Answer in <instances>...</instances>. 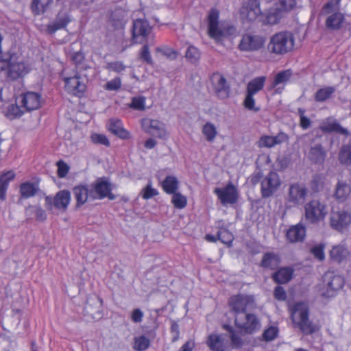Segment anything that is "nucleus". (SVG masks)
Returning a JSON list of instances; mask_svg holds the SVG:
<instances>
[{
  "label": "nucleus",
  "mask_w": 351,
  "mask_h": 351,
  "mask_svg": "<svg viewBox=\"0 0 351 351\" xmlns=\"http://www.w3.org/2000/svg\"><path fill=\"white\" fill-rule=\"evenodd\" d=\"M350 257L351 253L345 244L335 245L330 251V260L337 264L346 263Z\"/></svg>",
  "instance_id": "b1692460"
},
{
  "label": "nucleus",
  "mask_w": 351,
  "mask_h": 351,
  "mask_svg": "<svg viewBox=\"0 0 351 351\" xmlns=\"http://www.w3.org/2000/svg\"><path fill=\"white\" fill-rule=\"evenodd\" d=\"M152 27L147 20L136 19L133 23L132 40L134 43H142L143 40H137L139 36L145 38L150 33Z\"/></svg>",
  "instance_id": "4be33fe9"
},
{
  "label": "nucleus",
  "mask_w": 351,
  "mask_h": 351,
  "mask_svg": "<svg viewBox=\"0 0 351 351\" xmlns=\"http://www.w3.org/2000/svg\"><path fill=\"white\" fill-rule=\"evenodd\" d=\"M21 107L25 111L30 112L40 108L41 96L36 92L28 91L20 95Z\"/></svg>",
  "instance_id": "aec40b11"
},
{
  "label": "nucleus",
  "mask_w": 351,
  "mask_h": 351,
  "mask_svg": "<svg viewBox=\"0 0 351 351\" xmlns=\"http://www.w3.org/2000/svg\"><path fill=\"white\" fill-rule=\"evenodd\" d=\"M91 141L95 144L102 145L109 147L110 143L106 135L102 134H93L90 136Z\"/></svg>",
  "instance_id": "603ef678"
},
{
  "label": "nucleus",
  "mask_w": 351,
  "mask_h": 351,
  "mask_svg": "<svg viewBox=\"0 0 351 351\" xmlns=\"http://www.w3.org/2000/svg\"><path fill=\"white\" fill-rule=\"evenodd\" d=\"M292 71L291 69L285 70L278 73L275 77L274 80L271 83V88H275L280 84H285L288 82L291 76Z\"/></svg>",
  "instance_id": "a19ab883"
},
{
  "label": "nucleus",
  "mask_w": 351,
  "mask_h": 351,
  "mask_svg": "<svg viewBox=\"0 0 351 351\" xmlns=\"http://www.w3.org/2000/svg\"><path fill=\"white\" fill-rule=\"evenodd\" d=\"M39 187L35 183L25 182L21 185L20 193L23 198H29L34 196L38 191Z\"/></svg>",
  "instance_id": "ea45409f"
},
{
  "label": "nucleus",
  "mask_w": 351,
  "mask_h": 351,
  "mask_svg": "<svg viewBox=\"0 0 351 351\" xmlns=\"http://www.w3.org/2000/svg\"><path fill=\"white\" fill-rule=\"evenodd\" d=\"M326 176L322 173H317L312 176L309 186L313 193H319L324 190Z\"/></svg>",
  "instance_id": "473e14b6"
},
{
  "label": "nucleus",
  "mask_w": 351,
  "mask_h": 351,
  "mask_svg": "<svg viewBox=\"0 0 351 351\" xmlns=\"http://www.w3.org/2000/svg\"><path fill=\"white\" fill-rule=\"evenodd\" d=\"M323 292L324 297H333L344 285V279L334 271H328L323 277Z\"/></svg>",
  "instance_id": "0eeeda50"
},
{
  "label": "nucleus",
  "mask_w": 351,
  "mask_h": 351,
  "mask_svg": "<svg viewBox=\"0 0 351 351\" xmlns=\"http://www.w3.org/2000/svg\"><path fill=\"white\" fill-rule=\"evenodd\" d=\"M285 11L277 5L276 8H271L267 16V21L269 24H276L278 23L279 20L282 17Z\"/></svg>",
  "instance_id": "37998d69"
},
{
  "label": "nucleus",
  "mask_w": 351,
  "mask_h": 351,
  "mask_svg": "<svg viewBox=\"0 0 351 351\" xmlns=\"http://www.w3.org/2000/svg\"><path fill=\"white\" fill-rule=\"evenodd\" d=\"M207 345L213 351H224V339L221 335H210L207 340Z\"/></svg>",
  "instance_id": "e433bc0d"
},
{
  "label": "nucleus",
  "mask_w": 351,
  "mask_h": 351,
  "mask_svg": "<svg viewBox=\"0 0 351 351\" xmlns=\"http://www.w3.org/2000/svg\"><path fill=\"white\" fill-rule=\"evenodd\" d=\"M330 226L341 231L348 227L351 222V215L344 210H332L330 216Z\"/></svg>",
  "instance_id": "6ab92c4d"
},
{
  "label": "nucleus",
  "mask_w": 351,
  "mask_h": 351,
  "mask_svg": "<svg viewBox=\"0 0 351 351\" xmlns=\"http://www.w3.org/2000/svg\"><path fill=\"white\" fill-rule=\"evenodd\" d=\"M90 189H88V186L79 185L73 188V193L76 199V207L79 208L84 204L88 198L90 197Z\"/></svg>",
  "instance_id": "7c9ffc66"
},
{
  "label": "nucleus",
  "mask_w": 351,
  "mask_h": 351,
  "mask_svg": "<svg viewBox=\"0 0 351 351\" xmlns=\"http://www.w3.org/2000/svg\"><path fill=\"white\" fill-rule=\"evenodd\" d=\"M171 202L176 208L182 209L186 205V198L180 193H172Z\"/></svg>",
  "instance_id": "3c124183"
},
{
  "label": "nucleus",
  "mask_w": 351,
  "mask_h": 351,
  "mask_svg": "<svg viewBox=\"0 0 351 351\" xmlns=\"http://www.w3.org/2000/svg\"><path fill=\"white\" fill-rule=\"evenodd\" d=\"M308 195V189L302 183L295 182L289 186L285 196L286 203L290 206H297L304 204Z\"/></svg>",
  "instance_id": "9d476101"
},
{
  "label": "nucleus",
  "mask_w": 351,
  "mask_h": 351,
  "mask_svg": "<svg viewBox=\"0 0 351 351\" xmlns=\"http://www.w3.org/2000/svg\"><path fill=\"white\" fill-rule=\"evenodd\" d=\"M291 317L293 323L305 335H311L319 330L318 326L309 319L308 308L303 303H298L295 305Z\"/></svg>",
  "instance_id": "f03ea898"
},
{
  "label": "nucleus",
  "mask_w": 351,
  "mask_h": 351,
  "mask_svg": "<svg viewBox=\"0 0 351 351\" xmlns=\"http://www.w3.org/2000/svg\"><path fill=\"white\" fill-rule=\"evenodd\" d=\"M4 72L8 79L15 80L28 73V69L22 61H18L15 54L6 53L0 56V73Z\"/></svg>",
  "instance_id": "f257e3e1"
},
{
  "label": "nucleus",
  "mask_w": 351,
  "mask_h": 351,
  "mask_svg": "<svg viewBox=\"0 0 351 351\" xmlns=\"http://www.w3.org/2000/svg\"><path fill=\"white\" fill-rule=\"evenodd\" d=\"M58 166V176L60 178H64L66 176L69 172V166L62 160H60L57 162Z\"/></svg>",
  "instance_id": "e2e57ef3"
},
{
  "label": "nucleus",
  "mask_w": 351,
  "mask_h": 351,
  "mask_svg": "<svg viewBox=\"0 0 351 351\" xmlns=\"http://www.w3.org/2000/svg\"><path fill=\"white\" fill-rule=\"evenodd\" d=\"M228 304L235 318L241 315H245L247 313V311H252L256 307L254 298L252 295L242 294L230 297Z\"/></svg>",
  "instance_id": "20e7f679"
},
{
  "label": "nucleus",
  "mask_w": 351,
  "mask_h": 351,
  "mask_svg": "<svg viewBox=\"0 0 351 351\" xmlns=\"http://www.w3.org/2000/svg\"><path fill=\"white\" fill-rule=\"evenodd\" d=\"M298 113L300 117V127L304 130L308 129L311 126V121L309 118L305 116V110L303 108H298Z\"/></svg>",
  "instance_id": "5fc2aeb1"
},
{
  "label": "nucleus",
  "mask_w": 351,
  "mask_h": 351,
  "mask_svg": "<svg viewBox=\"0 0 351 351\" xmlns=\"http://www.w3.org/2000/svg\"><path fill=\"white\" fill-rule=\"evenodd\" d=\"M89 196L93 199H101L106 197L110 200L115 199V195L111 193L110 184L102 179H99L91 186Z\"/></svg>",
  "instance_id": "2eb2a0df"
},
{
  "label": "nucleus",
  "mask_w": 351,
  "mask_h": 351,
  "mask_svg": "<svg viewBox=\"0 0 351 351\" xmlns=\"http://www.w3.org/2000/svg\"><path fill=\"white\" fill-rule=\"evenodd\" d=\"M351 193V186L345 180H338L333 192V197L338 202H344Z\"/></svg>",
  "instance_id": "a878e982"
},
{
  "label": "nucleus",
  "mask_w": 351,
  "mask_h": 351,
  "mask_svg": "<svg viewBox=\"0 0 351 351\" xmlns=\"http://www.w3.org/2000/svg\"><path fill=\"white\" fill-rule=\"evenodd\" d=\"M210 90L218 99H224L229 97L230 85L226 78L220 73H213L210 76Z\"/></svg>",
  "instance_id": "6e6552de"
},
{
  "label": "nucleus",
  "mask_w": 351,
  "mask_h": 351,
  "mask_svg": "<svg viewBox=\"0 0 351 351\" xmlns=\"http://www.w3.org/2000/svg\"><path fill=\"white\" fill-rule=\"evenodd\" d=\"M219 12L216 9L210 10L208 16V33L211 38L215 39L217 41H220L225 36L223 31L220 29L218 27L219 25Z\"/></svg>",
  "instance_id": "412c9836"
},
{
  "label": "nucleus",
  "mask_w": 351,
  "mask_h": 351,
  "mask_svg": "<svg viewBox=\"0 0 351 351\" xmlns=\"http://www.w3.org/2000/svg\"><path fill=\"white\" fill-rule=\"evenodd\" d=\"M261 14L259 0H247L240 9L241 19L243 22L254 21Z\"/></svg>",
  "instance_id": "ddd939ff"
},
{
  "label": "nucleus",
  "mask_w": 351,
  "mask_h": 351,
  "mask_svg": "<svg viewBox=\"0 0 351 351\" xmlns=\"http://www.w3.org/2000/svg\"><path fill=\"white\" fill-rule=\"evenodd\" d=\"M324 249V245L319 244L312 247L311 252L313 254L315 258H317L319 261H323L325 258Z\"/></svg>",
  "instance_id": "bf43d9fd"
},
{
  "label": "nucleus",
  "mask_w": 351,
  "mask_h": 351,
  "mask_svg": "<svg viewBox=\"0 0 351 351\" xmlns=\"http://www.w3.org/2000/svg\"><path fill=\"white\" fill-rule=\"evenodd\" d=\"M259 147H272L276 145L273 136H263L257 142Z\"/></svg>",
  "instance_id": "6e6d98bb"
},
{
  "label": "nucleus",
  "mask_w": 351,
  "mask_h": 351,
  "mask_svg": "<svg viewBox=\"0 0 351 351\" xmlns=\"http://www.w3.org/2000/svg\"><path fill=\"white\" fill-rule=\"evenodd\" d=\"M339 2L340 0H331L330 1L326 3L323 7V12L325 14H329L332 12L338 10Z\"/></svg>",
  "instance_id": "13d9d810"
},
{
  "label": "nucleus",
  "mask_w": 351,
  "mask_h": 351,
  "mask_svg": "<svg viewBox=\"0 0 351 351\" xmlns=\"http://www.w3.org/2000/svg\"><path fill=\"white\" fill-rule=\"evenodd\" d=\"M280 263L279 256L274 252H267L263 255L260 266L263 268L275 269Z\"/></svg>",
  "instance_id": "72a5a7b5"
},
{
  "label": "nucleus",
  "mask_w": 351,
  "mask_h": 351,
  "mask_svg": "<svg viewBox=\"0 0 351 351\" xmlns=\"http://www.w3.org/2000/svg\"><path fill=\"white\" fill-rule=\"evenodd\" d=\"M327 152L322 143H312L308 153V159L315 165H322L326 159Z\"/></svg>",
  "instance_id": "393cba45"
},
{
  "label": "nucleus",
  "mask_w": 351,
  "mask_h": 351,
  "mask_svg": "<svg viewBox=\"0 0 351 351\" xmlns=\"http://www.w3.org/2000/svg\"><path fill=\"white\" fill-rule=\"evenodd\" d=\"M69 57L73 64L75 66V71L79 73H86L90 66L85 61V55L81 50L78 51H71Z\"/></svg>",
  "instance_id": "cd10ccee"
},
{
  "label": "nucleus",
  "mask_w": 351,
  "mask_h": 351,
  "mask_svg": "<svg viewBox=\"0 0 351 351\" xmlns=\"http://www.w3.org/2000/svg\"><path fill=\"white\" fill-rule=\"evenodd\" d=\"M45 199L47 210H51L53 206L62 211H66L71 202V193L67 190H61L53 197L46 196Z\"/></svg>",
  "instance_id": "9b49d317"
},
{
  "label": "nucleus",
  "mask_w": 351,
  "mask_h": 351,
  "mask_svg": "<svg viewBox=\"0 0 351 351\" xmlns=\"http://www.w3.org/2000/svg\"><path fill=\"white\" fill-rule=\"evenodd\" d=\"M21 106H19L16 104H10L8 107L5 115L10 119L20 117L24 112V111L21 110Z\"/></svg>",
  "instance_id": "8fccbe9b"
},
{
  "label": "nucleus",
  "mask_w": 351,
  "mask_h": 351,
  "mask_svg": "<svg viewBox=\"0 0 351 351\" xmlns=\"http://www.w3.org/2000/svg\"><path fill=\"white\" fill-rule=\"evenodd\" d=\"M335 92V88L333 86H326L319 89L315 95L316 101L324 102L331 97Z\"/></svg>",
  "instance_id": "79ce46f5"
},
{
  "label": "nucleus",
  "mask_w": 351,
  "mask_h": 351,
  "mask_svg": "<svg viewBox=\"0 0 351 351\" xmlns=\"http://www.w3.org/2000/svg\"><path fill=\"white\" fill-rule=\"evenodd\" d=\"M86 314L94 319H99L102 316V300L97 296L89 298L84 306Z\"/></svg>",
  "instance_id": "5701e85b"
},
{
  "label": "nucleus",
  "mask_w": 351,
  "mask_h": 351,
  "mask_svg": "<svg viewBox=\"0 0 351 351\" xmlns=\"http://www.w3.org/2000/svg\"><path fill=\"white\" fill-rule=\"evenodd\" d=\"M278 330L275 327H270L263 333V337L267 341H271L277 335Z\"/></svg>",
  "instance_id": "774afa93"
},
{
  "label": "nucleus",
  "mask_w": 351,
  "mask_h": 351,
  "mask_svg": "<svg viewBox=\"0 0 351 351\" xmlns=\"http://www.w3.org/2000/svg\"><path fill=\"white\" fill-rule=\"evenodd\" d=\"M295 3V0H278V6L283 11L288 12L294 8Z\"/></svg>",
  "instance_id": "680f3d73"
},
{
  "label": "nucleus",
  "mask_w": 351,
  "mask_h": 351,
  "mask_svg": "<svg viewBox=\"0 0 351 351\" xmlns=\"http://www.w3.org/2000/svg\"><path fill=\"white\" fill-rule=\"evenodd\" d=\"M108 130L121 139L130 138V132L123 127L120 119H111L108 123Z\"/></svg>",
  "instance_id": "c756f323"
},
{
  "label": "nucleus",
  "mask_w": 351,
  "mask_h": 351,
  "mask_svg": "<svg viewBox=\"0 0 351 351\" xmlns=\"http://www.w3.org/2000/svg\"><path fill=\"white\" fill-rule=\"evenodd\" d=\"M305 219L309 223L315 224L323 221L327 215L326 205L319 199H312L304 206Z\"/></svg>",
  "instance_id": "39448f33"
},
{
  "label": "nucleus",
  "mask_w": 351,
  "mask_h": 351,
  "mask_svg": "<svg viewBox=\"0 0 351 351\" xmlns=\"http://www.w3.org/2000/svg\"><path fill=\"white\" fill-rule=\"evenodd\" d=\"M121 82L119 77H116L109 82H108L104 88L108 90H117L121 88Z\"/></svg>",
  "instance_id": "052dcab7"
},
{
  "label": "nucleus",
  "mask_w": 351,
  "mask_h": 351,
  "mask_svg": "<svg viewBox=\"0 0 351 351\" xmlns=\"http://www.w3.org/2000/svg\"><path fill=\"white\" fill-rule=\"evenodd\" d=\"M52 0H33L32 3V9L36 14L44 12L45 9L49 5Z\"/></svg>",
  "instance_id": "c03bdc74"
},
{
  "label": "nucleus",
  "mask_w": 351,
  "mask_h": 351,
  "mask_svg": "<svg viewBox=\"0 0 351 351\" xmlns=\"http://www.w3.org/2000/svg\"><path fill=\"white\" fill-rule=\"evenodd\" d=\"M237 327L244 329L247 333H253L261 327L259 319L252 313H245L234 318Z\"/></svg>",
  "instance_id": "dca6fc26"
},
{
  "label": "nucleus",
  "mask_w": 351,
  "mask_h": 351,
  "mask_svg": "<svg viewBox=\"0 0 351 351\" xmlns=\"http://www.w3.org/2000/svg\"><path fill=\"white\" fill-rule=\"evenodd\" d=\"M15 173L9 171L0 176V199L3 201L6 197V191L10 181L14 180Z\"/></svg>",
  "instance_id": "f704fd0d"
},
{
  "label": "nucleus",
  "mask_w": 351,
  "mask_h": 351,
  "mask_svg": "<svg viewBox=\"0 0 351 351\" xmlns=\"http://www.w3.org/2000/svg\"><path fill=\"white\" fill-rule=\"evenodd\" d=\"M139 58L141 60H142L143 62H146L148 64H153V60L152 58L149 47L147 44L144 45L140 51L139 53Z\"/></svg>",
  "instance_id": "864d4df0"
},
{
  "label": "nucleus",
  "mask_w": 351,
  "mask_h": 351,
  "mask_svg": "<svg viewBox=\"0 0 351 351\" xmlns=\"http://www.w3.org/2000/svg\"><path fill=\"white\" fill-rule=\"evenodd\" d=\"M149 339L143 335L134 338V348L136 351H144L149 348Z\"/></svg>",
  "instance_id": "09e8293b"
},
{
  "label": "nucleus",
  "mask_w": 351,
  "mask_h": 351,
  "mask_svg": "<svg viewBox=\"0 0 351 351\" xmlns=\"http://www.w3.org/2000/svg\"><path fill=\"white\" fill-rule=\"evenodd\" d=\"M145 98L144 97H133L132 103L130 104V107L137 110H144L145 108Z\"/></svg>",
  "instance_id": "4d7b16f0"
},
{
  "label": "nucleus",
  "mask_w": 351,
  "mask_h": 351,
  "mask_svg": "<svg viewBox=\"0 0 351 351\" xmlns=\"http://www.w3.org/2000/svg\"><path fill=\"white\" fill-rule=\"evenodd\" d=\"M141 126L143 130L152 136L160 138H165L167 136V132L165 125L158 120L145 118L141 120Z\"/></svg>",
  "instance_id": "f3484780"
},
{
  "label": "nucleus",
  "mask_w": 351,
  "mask_h": 351,
  "mask_svg": "<svg viewBox=\"0 0 351 351\" xmlns=\"http://www.w3.org/2000/svg\"><path fill=\"white\" fill-rule=\"evenodd\" d=\"M217 237L218 239L223 243H229L232 241L230 233L226 230L219 231L217 233Z\"/></svg>",
  "instance_id": "0e129e2a"
},
{
  "label": "nucleus",
  "mask_w": 351,
  "mask_h": 351,
  "mask_svg": "<svg viewBox=\"0 0 351 351\" xmlns=\"http://www.w3.org/2000/svg\"><path fill=\"white\" fill-rule=\"evenodd\" d=\"M281 184L278 174L270 171L261 181V195L263 198H268L276 193Z\"/></svg>",
  "instance_id": "f8f14e48"
},
{
  "label": "nucleus",
  "mask_w": 351,
  "mask_h": 351,
  "mask_svg": "<svg viewBox=\"0 0 351 351\" xmlns=\"http://www.w3.org/2000/svg\"><path fill=\"white\" fill-rule=\"evenodd\" d=\"M143 197L145 199H150L158 195V191L153 189L150 184H147V186L143 189Z\"/></svg>",
  "instance_id": "69168bd1"
},
{
  "label": "nucleus",
  "mask_w": 351,
  "mask_h": 351,
  "mask_svg": "<svg viewBox=\"0 0 351 351\" xmlns=\"http://www.w3.org/2000/svg\"><path fill=\"white\" fill-rule=\"evenodd\" d=\"M339 161L343 165L351 164V143L343 147L339 153Z\"/></svg>",
  "instance_id": "49530a36"
},
{
  "label": "nucleus",
  "mask_w": 351,
  "mask_h": 351,
  "mask_svg": "<svg viewBox=\"0 0 351 351\" xmlns=\"http://www.w3.org/2000/svg\"><path fill=\"white\" fill-rule=\"evenodd\" d=\"M202 133L205 136L206 139L209 142H212L215 139L217 134L215 125L209 122L206 123L204 125L202 129Z\"/></svg>",
  "instance_id": "a18cd8bd"
},
{
  "label": "nucleus",
  "mask_w": 351,
  "mask_h": 351,
  "mask_svg": "<svg viewBox=\"0 0 351 351\" xmlns=\"http://www.w3.org/2000/svg\"><path fill=\"white\" fill-rule=\"evenodd\" d=\"M70 22V18L67 13L60 12L53 22L47 25V32L50 34H54L57 30L64 28Z\"/></svg>",
  "instance_id": "c85d7f7f"
},
{
  "label": "nucleus",
  "mask_w": 351,
  "mask_h": 351,
  "mask_svg": "<svg viewBox=\"0 0 351 351\" xmlns=\"http://www.w3.org/2000/svg\"><path fill=\"white\" fill-rule=\"evenodd\" d=\"M293 269L290 267H282L273 274L272 279L278 284H286L293 277Z\"/></svg>",
  "instance_id": "2f4dec72"
},
{
  "label": "nucleus",
  "mask_w": 351,
  "mask_h": 351,
  "mask_svg": "<svg viewBox=\"0 0 351 351\" xmlns=\"http://www.w3.org/2000/svg\"><path fill=\"white\" fill-rule=\"evenodd\" d=\"M321 130L324 132H335L337 133H339L341 134H343L346 136H348L349 134V132L347 129L343 128L341 126V125L337 123V121H332V122H326L324 123V125H322L320 127Z\"/></svg>",
  "instance_id": "58836bf2"
},
{
  "label": "nucleus",
  "mask_w": 351,
  "mask_h": 351,
  "mask_svg": "<svg viewBox=\"0 0 351 351\" xmlns=\"http://www.w3.org/2000/svg\"><path fill=\"white\" fill-rule=\"evenodd\" d=\"M266 77L260 76L250 81L247 85V90L243 104L245 108L254 112L260 110V108L255 106L254 95L261 90L265 85Z\"/></svg>",
  "instance_id": "423d86ee"
},
{
  "label": "nucleus",
  "mask_w": 351,
  "mask_h": 351,
  "mask_svg": "<svg viewBox=\"0 0 351 351\" xmlns=\"http://www.w3.org/2000/svg\"><path fill=\"white\" fill-rule=\"evenodd\" d=\"M186 59L191 63H196L200 58V52L194 46H189L185 53Z\"/></svg>",
  "instance_id": "de8ad7c7"
},
{
  "label": "nucleus",
  "mask_w": 351,
  "mask_h": 351,
  "mask_svg": "<svg viewBox=\"0 0 351 351\" xmlns=\"http://www.w3.org/2000/svg\"><path fill=\"white\" fill-rule=\"evenodd\" d=\"M343 21V14L341 12H336L327 18L326 25L328 29L337 30L341 27Z\"/></svg>",
  "instance_id": "c9c22d12"
},
{
  "label": "nucleus",
  "mask_w": 351,
  "mask_h": 351,
  "mask_svg": "<svg viewBox=\"0 0 351 351\" xmlns=\"http://www.w3.org/2000/svg\"><path fill=\"white\" fill-rule=\"evenodd\" d=\"M274 298L280 301H284L287 299V293L284 288L280 286H277L274 292Z\"/></svg>",
  "instance_id": "338daca9"
},
{
  "label": "nucleus",
  "mask_w": 351,
  "mask_h": 351,
  "mask_svg": "<svg viewBox=\"0 0 351 351\" xmlns=\"http://www.w3.org/2000/svg\"><path fill=\"white\" fill-rule=\"evenodd\" d=\"M265 43V38L261 35L245 34L243 36L239 47L241 51H253L261 49Z\"/></svg>",
  "instance_id": "4468645a"
},
{
  "label": "nucleus",
  "mask_w": 351,
  "mask_h": 351,
  "mask_svg": "<svg viewBox=\"0 0 351 351\" xmlns=\"http://www.w3.org/2000/svg\"><path fill=\"white\" fill-rule=\"evenodd\" d=\"M286 236L291 243L302 242L306 236V227L300 223L292 226L287 230Z\"/></svg>",
  "instance_id": "bb28decb"
},
{
  "label": "nucleus",
  "mask_w": 351,
  "mask_h": 351,
  "mask_svg": "<svg viewBox=\"0 0 351 351\" xmlns=\"http://www.w3.org/2000/svg\"><path fill=\"white\" fill-rule=\"evenodd\" d=\"M74 76L65 77L66 90L73 95L81 97L86 89L87 73H79L75 71Z\"/></svg>",
  "instance_id": "1a4fd4ad"
},
{
  "label": "nucleus",
  "mask_w": 351,
  "mask_h": 351,
  "mask_svg": "<svg viewBox=\"0 0 351 351\" xmlns=\"http://www.w3.org/2000/svg\"><path fill=\"white\" fill-rule=\"evenodd\" d=\"M294 38L291 32H281L273 35L267 45L269 52L284 55L293 49Z\"/></svg>",
  "instance_id": "7ed1b4c3"
},
{
  "label": "nucleus",
  "mask_w": 351,
  "mask_h": 351,
  "mask_svg": "<svg viewBox=\"0 0 351 351\" xmlns=\"http://www.w3.org/2000/svg\"><path fill=\"white\" fill-rule=\"evenodd\" d=\"M214 193L223 205L234 204L238 200L237 189L232 183H229L224 188L215 189Z\"/></svg>",
  "instance_id": "a211bd4d"
},
{
  "label": "nucleus",
  "mask_w": 351,
  "mask_h": 351,
  "mask_svg": "<svg viewBox=\"0 0 351 351\" xmlns=\"http://www.w3.org/2000/svg\"><path fill=\"white\" fill-rule=\"evenodd\" d=\"M163 190L168 194H172L177 191L179 182L175 176H167L161 182Z\"/></svg>",
  "instance_id": "4c0bfd02"
}]
</instances>
